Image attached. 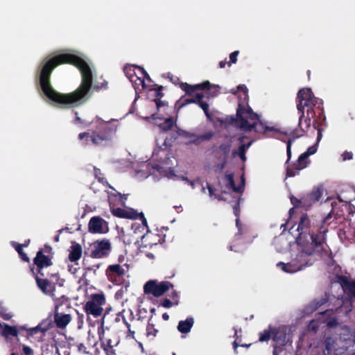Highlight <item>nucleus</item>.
<instances>
[{
  "label": "nucleus",
  "instance_id": "nucleus-63",
  "mask_svg": "<svg viewBox=\"0 0 355 355\" xmlns=\"http://www.w3.org/2000/svg\"><path fill=\"white\" fill-rule=\"evenodd\" d=\"M10 355H18L16 353H12Z\"/></svg>",
  "mask_w": 355,
  "mask_h": 355
},
{
  "label": "nucleus",
  "instance_id": "nucleus-61",
  "mask_svg": "<svg viewBox=\"0 0 355 355\" xmlns=\"http://www.w3.org/2000/svg\"><path fill=\"white\" fill-rule=\"evenodd\" d=\"M235 336L238 337V331L236 329L235 330Z\"/></svg>",
  "mask_w": 355,
  "mask_h": 355
},
{
  "label": "nucleus",
  "instance_id": "nucleus-51",
  "mask_svg": "<svg viewBox=\"0 0 355 355\" xmlns=\"http://www.w3.org/2000/svg\"><path fill=\"white\" fill-rule=\"evenodd\" d=\"M332 313V310H326L325 311H324L323 314L325 315H330Z\"/></svg>",
  "mask_w": 355,
  "mask_h": 355
},
{
  "label": "nucleus",
  "instance_id": "nucleus-24",
  "mask_svg": "<svg viewBox=\"0 0 355 355\" xmlns=\"http://www.w3.org/2000/svg\"><path fill=\"white\" fill-rule=\"evenodd\" d=\"M241 185L239 187H235L234 182V176L232 173H227L225 175V180L227 182V187L232 189L236 192H242L245 184V179L243 176H241Z\"/></svg>",
  "mask_w": 355,
  "mask_h": 355
},
{
  "label": "nucleus",
  "instance_id": "nucleus-46",
  "mask_svg": "<svg viewBox=\"0 0 355 355\" xmlns=\"http://www.w3.org/2000/svg\"><path fill=\"white\" fill-rule=\"evenodd\" d=\"M104 350L106 352L107 355H113V352H112V348L105 347Z\"/></svg>",
  "mask_w": 355,
  "mask_h": 355
},
{
  "label": "nucleus",
  "instance_id": "nucleus-40",
  "mask_svg": "<svg viewBox=\"0 0 355 355\" xmlns=\"http://www.w3.org/2000/svg\"><path fill=\"white\" fill-rule=\"evenodd\" d=\"M162 304L166 309L171 308L173 306V303L168 299H164Z\"/></svg>",
  "mask_w": 355,
  "mask_h": 355
},
{
  "label": "nucleus",
  "instance_id": "nucleus-22",
  "mask_svg": "<svg viewBox=\"0 0 355 355\" xmlns=\"http://www.w3.org/2000/svg\"><path fill=\"white\" fill-rule=\"evenodd\" d=\"M55 322L58 328H64L71 322V316L69 314L56 313L54 315Z\"/></svg>",
  "mask_w": 355,
  "mask_h": 355
},
{
  "label": "nucleus",
  "instance_id": "nucleus-2",
  "mask_svg": "<svg viewBox=\"0 0 355 355\" xmlns=\"http://www.w3.org/2000/svg\"><path fill=\"white\" fill-rule=\"evenodd\" d=\"M315 228L319 230L318 225L313 220L305 215L302 216L297 228V231L300 232L299 236L296 243L291 245L292 250H296L298 252L292 254L291 261L278 263L277 266L279 268L287 273H294L312 264L311 255L320 252L323 249L324 241L325 230H320L318 234H315Z\"/></svg>",
  "mask_w": 355,
  "mask_h": 355
},
{
  "label": "nucleus",
  "instance_id": "nucleus-41",
  "mask_svg": "<svg viewBox=\"0 0 355 355\" xmlns=\"http://www.w3.org/2000/svg\"><path fill=\"white\" fill-rule=\"evenodd\" d=\"M28 331L31 332L32 334H37L40 331H42L40 326H37L33 328L28 329Z\"/></svg>",
  "mask_w": 355,
  "mask_h": 355
},
{
  "label": "nucleus",
  "instance_id": "nucleus-43",
  "mask_svg": "<svg viewBox=\"0 0 355 355\" xmlns=\"http://www.w3.org/2000/svg\"><path fill=\"white\" fill-rule=\"evenodd\" d=\"M78 351L84 354H87V348L83 344H80L78 345Z\"/></svg>",
  "mask_w": 355,
  "mask_h": 355
},
{
  "label": "nucleus",
  "instance_id": "nucleus-56",
  "mask_svg": "<svg viewBox=\"0 0 355 355\" xmlns=\"http://www.w3.org/2000/svg\"><path fill=\"white\" fill-rule=\"evenodd\" d=\"M136 69L139 68V67H135ZM132 73H133V76L137 75V69H135V71H132Z\"/></svg>",
  "mask_w": 355,
  "mask_h": 355
},
{
  "label": "nucleus",
  "instance_id": "nucleus-26",
  "mask_svg": "<svg viewBox=\"0 0 355 355\" xmlns=\"http://www.w3.org/2000/svg\"><path fill=\"white\" fill-rule=\"evenodd\" d=\"M194 324V320L193 318H188L185 320H181L179 322L177 327L178 330L182 334H188L191 331V329Z\"/></svg>",
  "mask_w": 355,
  "mask_h": 355
},
{
  "label": "nucleus",
  "instance_id": "nucleus-64",
  "mask_svg": "<svg viewBox=\"0 0 355 355\" xmlns=\"http://www.w3.org/2000/svg\"><path fill=\"white\" fill-rule=\"evenodd\" d=\"M182 179H183V180H187V181H188L187 178H182Z\"/></svg>",
  "mask_w": 355,
  "mask_h": 355
},
{
  "label": "nucleus",
  "instance_id": "nucleus-17",
  "mask_svg": "<svg viewBox=\"0 0 355 355\" xmlns=\"http://www.w3.org/2000/svg\"><path fill=\"white\" fill-rule=\"evenodd\" d=\"M125 269L119 264H112L106 270V275L108 279L115 284L120 283L121 279L125 275Z\"/></svg>",
  "mask_w": 355,
  "mask_h": 355
},
{
  "label": "nucleus",
  "instance_id": "nucleus-45",
  "mask_svg": "<svg viewBox=\"0 0 355 355\" xmlns=\"http://www.w3.org/2000/svg\"><path fill=\"white\" fill-rule=\"evenodd\" d=\"M15 249L17 251V252L19 253V254H21L23 253L21 245L17 244L15 246Z\"/></svg>",
  "mask_w": 355,
  "mask_h": 355
},
{
  "label": "nucleus",
  "instance_id": "nucleus-44",
  "mask_svg": "<svg viewBox=\"0 0 355 355\" xmlns=\"http://www.w3.org/2000/svg\"><path fill=\"white\" fill-rule=\"evenodd\" d=\"M125 236V239H127L128 242L131 243L132 241H137L138 239L140 238V236H138V237H135V236H132V239H128L126 238V236Z\"/></svg>",
  "mask_w": 355,
  "mask_h": 355
},
{
  "label": "nucleus",
  "instance_id": "nucleus-10",
  "mask_svg": "<svg viewBox=\"0 0 355 355\" xmlns=\"http://www.w3.org/2000/svg\"><path fill=\"white\" fill-rule=\"evenodd\" d=\"M293 327L291 326H280L277 328L265 330L259 334V340L267 341L270 338L276 343V345L283 346L290 341Z\"/></svg>",
  "mask_w": 355,
  "mask_h": 355
},
{
  "label": "nucleus",
  "instance_id": "nucleus-20",
  "mask_svg": "<svg viewBox=\"0 0 355 355\" xmlns=\"http://www.w3.org/2000/svg\"><path fill=\"white\" fill-rule=\"evenodd\" d=\"M36 282L37 286L43 292L44 294L54 297V288L47 280L36 277Z\"/></svg>",
  "mask_w": 355,
  "mask_h": 355
},
{
  "label": "nucleus",
  "instance_id": "nucleus-16",
  "mask_svg": "<svg viewBox=\"0 0 355 355\" xmlns=\"http://www.w3.org/2000/svg\"><path fill=\"white\" fill-rule=\"evenodd\" d=\"M324 189L322 187H317L313 189L311 193L307 195L305 198L300 200L295 199L299 205L304 207H309L315 202L319 201L324 193Z\"/></svg>",
  "mask_w": 355,
  "mask_h": 355
},
{
  "label": "nucleus",
  "instance_id": "nucleus-29",
  "mask_svg": "<svg viewBox=\"0 0 355 355\" xmlns=\"http://www.w3.org/2000/svg\"><path fill=\"white\" fill-rule=\"evenodd\" d=\"M324 301L321 300L320 301H313L309 304L305 309V313L309 314L316 310L319 306L324 304Z\"/></svg>",
  "mask_w": 355,
  "mask_h": 355
},
{
  "label": "nucleus",
  "instance_id": "nucleus-7",
  "mask_svg": "<svg viewBox=\"0 0 355 355\" xmlns=\"http://www.w3.org/2000/svg\"><path fill=\"white\" fill-rule=\"evenodd\" d=\"M340 337H328L324 341L323 355H341L345 351L351 350L355 354V331H352L348 327L341 329Z\"/></svg>",
  "mask_w": 355,
  "mask_h": 355
},
{
  "label": "nucleus",
  "instance_id": "nucleus-35",
  "mask_svg": "<svg viewBox=\"0 0 355 355\" xmlns=\"http://www.w3.org/2000/svg\"><path fill=\"white\" fill-rule=\"evenodd\" d=\"M251 143L250 142L249 144H248L247 146L245 145H242L239 147V150H238V154L239 155V157L241 158L242 160H245V150L250 146Z\"/></svg>",
  "mask_w": 355,
  "mask_h": 355
},
{
  "label": "nucleus",
  "instance_id": "nucleus-4",
  "mask_svg": "<svg viewBox=\"0 0 355 355\" xmlns=\"http://www.w3.org/2000/svg\"><path fill=\"white\" fill-rule=\"evenodd\" d=\"M231 92L237 94L240 100L237 110L236 125L245 131L252 129L257 132L265 133L276 130L269 126L267 123L260 121L257 114L252 109L244 104L248 101V88L244 85H240L236 89H231Z\"/></svg>",
  "mask_w": 355,
  "mask_h": 355
},
{
  "label": "nucleus",
  "instance_id": "nucleus-25",
  "mask_svg": "<svg viewBox=\"0 0 355 355\" xmlns=\"http://www.w3.org/2000/svg\"><path fill=\"white\" fill-rule=\"evenodd\" d=\"M83 249L80 244L72 243L69 250V259L71 261H78L82 255Z\"/></svg>",
  "mask_w": 355,
  "mask_h": 355
},
{
  "label": "nucleus",
  "instance_id": "nucleus-62",
  "mask_svg": "<svg viewBox=\"0 0 355 355\" xmlns=\"http://www.w3.org/2000/svg\"><path fill=\"white\" fill-rule=\"evenodd\" d=\"M236 225H239V219L236 220Z\"/></svg>",
  "mask_w": 355,
  "mask_h": 355
},
{
  "label": "nucleus",
  "instance_id": "nucleus-33",
  "mask_svg": "<svg viewBox=\"0 0 355 355\" xmlns=\"http://www.w3.org/2000/svg\"><path fill=\"white\" fill-rule=\"evenodd\" d=\"M196 135V134L190 133L187 132H183L182 133V136L186 139L188 144H193V140H195Z\"/></svg>",
  "mask_w": 355,
  "mask_h": 355
},
{
  "label": "nucleus",
  "instance_id": "nucleus-19",
  "mask_svg": "<svg viewBox=\"0 0 355 355\" xmlns=\"http://www.w3.org/2000/svg\"><path fill=\"white\" fill-rule=\"evenodd\" d=\"M141 219V223L134 222L131 225V229L130 230V232H128L127 236H137V234H140L143 233L145 230V229L147 227V221L145 218L144 214L142 213H140V215L139 216Z\"/></svg>",
  "mask_w": 355,
  "mask_h": 355
},
{
  "label": "nucleus",
  "instance_id": "nucleus-12",
  "mask_svg": "<svg viewBox=\"0 0 355 355\" xmlns=\"http://www.w3.org/2000/svg\"><path fill=\"white\" fill-rule=\"evenodd\" d=\"M105 303V300L103 294L93 295L91 300L85 304V310L86 313L94 317L100 316L103 313V306Z\"/></svg>",
  "mask_w": 355,
  "mask_h": 355
},
{
  "label": "nucleus",
  "instance_id": "nucleus-31",
  "mask_svg": "<svg viewBox=\"0 0 355 355\" xmlns=\"http://www.w3.org/2000/svg\"><path fill=\"white\" fill-rule=\"evenodd\" d=\"M0 315L6 320H10L13 317V313L8 309L0 307Z\"/></svg>",
  "mask_w": 355,
  "mask_h": 355
},
{
  "label": "nucleus",
  "instance_id": "nucleus-37",
  "mask_svg": "<svg viewBox=\"0 0 355 355\" xmlns=\"http://www.w3.org/2000/svg\"><path fill=\"white\" fill-rule=\"evenodd\" d=\"M317 148L315 146H311L309 147L307 150L302 153V155H305L306 157L308 158L310 155H313L316 153Z\"/></svg>",
  "mask_w": 355,
  "mask_h": 355
},
{
  "label": "nucleus",
  "instance_id": "nucleus-21",
  "mask_svg": "<svg viewBox=\"0 0 355 355\" xmlns=\"http://www.w3.org/2000/svg\"><path fill=\"white\" fill-rule=\"evenodd\" d=\"M150 236L156 237L153 235H143L141 236V243L142 246L139 248L140 252L142 253H145L146 256L149 259H154V255L151 252H147L145 251V248H147L148 246L150 249L155 248L157 245L156 241H154L153 243H147V241Z\"/></svg>",
  "mask_w": 355,
  "mask_h": 355
},
{
  "label": "nucleus",
  "instance_id": "nucleus-52",
  "mask_svg": "<svg viewBox=\"0 0 355 355\" xmlns=\"http://www.w3.org/2000/svg\"><path fill=\"white\" fill-rule=\"evenodd\" d=\"M226 62L225 61H220L219 62V66L220 68H224L225 67Z\"/></svg>",
  "mask_w": 355,
  "mask_h": 355
},
{
  "label": "nucleus",
  "instance_id": "nucleus-36",
  "mask_svg": "<svg viewBox=\"0 0 355 355\" xmlns=\"http://www.w3.org/2000/svg\"><path fill=\"white\" fill-rule=\"evenodd\" d=\"M239 54V51H235L230 55V62L229 65L230 66L232 63H236L237 61V56Z\"/></svg>",
  "mask_w": 355,
  "mask_h": 355
},
{
  "label": "nucleus",
  "instance_id": "nucleus-8",
  "mask_svg": "<svg viewBox=\"0 0 355 355\" xmlns=\"http://www.w3.org/2000/svg\"><path fill=\"white\" fill-rule=\"evenodd\" d=\"M297 98L299 103L297 108L300 113L299 125L302 129L307 128L311 125V119L315 115L313 107L315 105L317 99L311 89L308 87L300 89L297 94Z\"/></svg>",
  "mask_w": 355,
  "mask_h": 355
},
{
  "label": "nucleus",
  "instance_id": "nucleus-13",
  "mask_svg": "<svg viewBox=\"0 0 355 355\" xmlns=\"http://www.w3.org/2000/svg\"><path fill=\"white\" fill-rule=\"evenodd\" d=\"M173 285L169 282H158L155 280H150L144 286L145 293L152 294L155 297H160L168 291Z\"/></svg>",
  "mask_w": 355,
  "mask_h": 355
},
{
  "label": "nucleus",
  "instance_id": "nucleus-6",
  "mask_svg": "<svg viewBox=\"0 0 355 355\" xmlns=\"http://www.w3.org/2000/svg\"><path fill=\"white\" fill-rule=\"evenodd\" d=\"M76 123L83 124L84 127H87L92 123L95 125L96 130L92 133L83 132L78 135V139L83 141L85 144L103 145L111 138L112 128H110L108 121L98 118L92 121H83L76 116Z\"/></svg>",
  "mask_w": 355,
  "mask_h": 355
},
{
  "label": "nucleus",
  "instance_id": "nucleus-42",
  "mask_svg": "<svg viewBox=\"0 0 355 355\" xmlns=\"http://www.w3.org/2000/svg\"><path fill=\"white\" fill-rule=\"evenodd\" d=\"M94 175L96 178L98 179V181L100 182H103V178H101L99 175H101V171L100 170L97 169V168H94Z\"/></svg>",
  "mask_w": 355,
  "mask_h": 355
},
{
  "label": "nucleus",
  "instance_id": "nucleus-34",
  "mask_svg": "<svg viewBox=\"0 0 355 355\" xmlns=\"http://www.w3.org/2000/svg\"><path fill=\"white\" fill-rule=\"evenodd\" d=\"M157 330L154 327L153 324H148L146 328V335L148 337H155Z\"/></svg>",
  "mask_w": 355,
  "mask_h": 355
},
{
  "label": "nucleus",
  "instance_id": "nucleus-9",
  "mask_svg": "<svg viewBox=\"0 0 355 355\" xmlns=\"http://www.w3.org/2000/svg\"><path fill=\"white\" fill-rule=\"evenodd\" d=\"M210 83L209 81H205L201 84L194 85H187L184 89L186 92L191 96L190 98L186 100L187 103H196L204 111L207 118L211 120V114L209 111V105L205 101H202L204 97V94L198 93L197 91L207 88L211 89L209 87Z\"/></svg>",
  "mask_w": 355,
  "mask_h": 355
},
{
  "label": "nucleus",
  "instance_id": "nucleus-23",
  "mask_svg": "<svg viewBox=\"0 0 355 355\" xmlns=\"http://www.w3.org/2000/svg\"><path fill=\"white\" fill-rule=\"evenodd\" d=\"M34 263L40 269L49 266L52 264L51 259L48 257L44 255L42 250L37 252V255L34 259Z\"/></svg>",
  "mask_w": 355,
  "mask_h": 355
},
{
  "label": "nucleus",
  "instance_id": "nucleus-15",
  "mask_svg": "<svg viewBox=\"0 0 355 355\" xmlns=\"http://www.w3.org/2000/svg\"><path fill=\"white\" fill-rule=\"evenodd\" d=\"M88 230L93 234H105L109 228L107 223L99 216L92 217L88 223Z\"/></svg>",
  "mask_w": 355,
  "mask_h": 355
},
{
  "label": "nucleus",
  "instance_id": "nucleus-30",
  "mask_svg": "<svg viewBox=\"0 0 355 355\" xmlns=\"http://www.w3.org/2000/svg\"><path fill=\"white\" fill-rule=\"evenodd\" d=\"M308 158L306 157L305 155L302 154L298 158L296 169L297 171L302 170L308 166Z\"/></svg>",
  "mask_w": 355,
  "mask_h": 355
},
{
  "label": "nucleus",
  "instance_id": "nucleus-28",
  "mask_svg": "<svg viewBox=\"0 0 355 355\" xmlns=\"http://www.w3.org/2000/svg\"><path fill=\"white\" fill-rule=\"evenodd\" d=\"M214 135L212 131H208L202 135H197L195 140H193V144L200 145L203 142L210 140Z\"/></svg>",
  "mask_w": 355,
  "mask_h": 355
},
{
  "label": "nucleus",
  "instance_id": "nucleus-1",
  "mask_svg": "<svg viewBox=\"0 0 355 355\" xmlns=\"http://www.w3.org/2000/svg\"><path fill=\"white\" fill-rule=\"evenodd\" d=\"M94 73L80 53H64L42 64L40 84L49 103L61 108L78 107L89 97Z\"/></svg>",
  "mask_w": 355,
  "mask_h": 355
},
{
  "label": "nucleus",
  "instance_id": "nucleus-39",
  "mask_svg": "<svg viewBox=\"0 0 355 355\" xmlns=\"http://www.w3.org/2000/svg\"><path fill=\"white\" fill-rule=\"evenodd\" d=\"M23 352L25 355H33V350L27 345H23Z\"/></svg>",
  "mask_w": 355,
  "mask_h": 355
},
{
  "label": "nucleus",
  "instance_id": "nucleus-58",
  "mask_svg": "<svg viewBox=\"0 0 355 355\" xmlns=\"http://www.w3.org/2000/svg\"><path fill=\"white\" fill-rule=\"evenodd\" d=\"M273 353H274V355H277V347L276 346H275Z\"/></svg>",
  "mask_w": 355,
  "mask_h": 355
},
{
  "label": "nucleus",
  "instance_id": "nucleus-14",
  "mask_svg": "<svg viewBox=\"0 0 355 355\" xmlns=\"http://www.w3.org/2000/svg\"><path fill=\"white\" fill-rule=\"evenodd\" d=\"M90 256L93 258H103L107 256L110 250V243L105 240L97 241L90 245Z\"/></svg>",
  "mask_w": 355,
  "mask_h": 355
},
{
  "label": "nucleus",
  "instance_id": "nucleus-60",
  "mask_svg": "<svg viewBox=\"0 0 355 355\" xmlns=\"http://www.w3.org/2000/svg\"><path fill=\"white\" fill-rule=\"evenodd\" d=\"M214 88L216 89V91H218V89L220 88L219 86H214Z\"/></svg>",
  "mask_w": 355,
  "mask_h": 355
},
{
  "label": "nucleus",
  "instance_id": "nucleus-54",
  "mask_svg": "<svg viewBox=\"0 0 355 355\" xmlns=\"http://www.w3.org/2000/svg\"><path fill=\"white\" fill-rule=\"evenodd\" d=\"M188 182H189V184H190V185L191 186V187H192L193 189H194V188H195V184H196V182H193V181H188Z\"/></svg>",
  "mask_w": 355,
  "mask_h": 355
},
{
  "label": "nucleus",
  "instance_id": "nucleus-53",
  "mask_svg": "<svg viewBox=\"0 0 355 355\" xmlns=\"http://www.w3.org/2000/svg\"><path fill=\"white\" fill-rule=\"evenodd\" d=\"M162 318H163V319H164L165 320H168L169 316H168V315L167 313H164V314L162 315Z\"/></svg>",
  "mask_w": 355,
  "mask_h": 355
},
{
  "label": "nucleus",
  "instance_id": "nucleus-3",
  "mask_svg": "<svg viewBox=\"0 0 355 355\" xmlns=\"http://www.w3.org/2000/svg\"><path fill=\"white\" fill-rule=\"evenodd\" d=\"M171 145L166 141L165 134L162 132L156 139V148L154 149L149 161L142 162L135 167V178L143 180L155 172L168 178L175 177L173 166L174 163L168 157L167 148Z\"/></svg>",
  "mask_w": 355,
  "mask_h": 355
},
{
  "label": "nucleus",
  "instance_id": "nucleus-49",
  "mask_svg": "<svg viewBox=\"0 0 355 355\" xmlns=\"http://www.w3.org/2000/svg\"><path fill=\"white\" fill-rule=\"evenodd\" d=\"M327 325L329 327H333L336 324V321L334 320H330L327 321Z\"/></svg>",
  "mask_w": 355,
  "mask_h": 355
},
{
  "label": "nucleus",
  "instance_id": "nucleus-50",
  "mask_svg": "<svg viewBox=\"0 0 355 355\" xmlns=\"http://www.w3.org/2000/svg\"><path fill=\"white\" fill-rule=\"evenodd\" d=\"M21 258L24 260V261H28V257L26 256V254H24V252L21 254H19Z\"/></svg>",
  "mask_w": 355,
  "mask_h": 355
},
{
  "label": "nucleus",
  "instance_id": "nucleus-47",
  "mask_svg": "<svg viewBox=\"0 0 355 355\" xmlns=\"http://www.w3.org/2000/svg\"><path fill=\"white\" fill-rule=\"evenodd\" d=\"M295 174H296L295 171H294L293 170H288L287 171V176L293 177V176H295Z\"/></svg>",
  "mask_w": 355,
  "mask_h": 355
},
{
  "label": "nucleus",
  "instance_id": "nucleus-57",
  "mask_svg": "<svg viewBox=\"0 0 355 355\" xmlns=\"http://www.w3.org/2000/svg\"><path fill=\"white\" fill-rule=\"evenodd\" d=\"M321 137H322V134L320 132H318V141H319L320 139H321Z\"/></svg>",
  "mask_w": 355,
  "mask_h": 355
},
{
  "label": "nucleus",
  "instance_id": "nucleus-18",
  "mask_svg": "<svg viewBox=\"0 0 355 355\" xmlns=\"http://www.w3.org/2000/svg\"><path fill=\"white\" fill-rule=\"evenodd\" d=\"M112 213L115 216L129 219H136L139 218L140 215V213H137L135 210L131 208H112Z\"/></svg>",
  "mask_w": 355,
  "mask_h": 355
},
{
  "label": "nucleus",
  "instance_id": "nucleus-38",
  "mask_svg": "<svg viewBox=\"0 0 355 355\" xmlns=\"http://www.w3.org/2000/svg\"><path fill=\"white\" fill-rule=\"evenodd\" d=\"M343 161L350 160L353 158V153L352 152L345 151L342 154Z\"/></svg>",
  "mask_w": 355,
  "mask_h": 355
},
{
  "label": "nucleus",
  "instance_id": "nucleus-27",
  "mask_svg": "<svg viewBox=\"0 0 355 355\" xmlns=\"http://www.w3.org/2000/svg\"><path fill=\"white\" fill-rule=\"evenodd\" d=\"M2 335L6 338L11 336L17 337L19 335V329L16 326L5 324L2 330Z\"/></svg>",
  "mask_w": 355,
  "mask_h": 355
},
{
  "label": "nucleus",
  "instance_id": "nucleus-32",
  "mask_svg": "<svg viewBox=\"0 0 355 355\" xmlns=\"http://www.w3.org/2000/svg\"><path fill=\"white\" fill-rule=\"evenodd\" d=\"M207 190L211 199L218 198V196L214 193V189L209 184H207V189L204 186L202 187V193H206Z\"/></svg>",
  "mask_w": 355,
  "mask_h": 355
},
{
  "label": "nucleus",
  "instance_id": "nucleus-59",
  "mask_svg": "<svg viewBox=\"0 0 355 355\" xmlns=\"http://www.w3.org/2000/svg\"><path fill=\"white\" fill-rule=\"evenodd\" d=\"M234 348L236 349L237 347H238V344L236 343V342H234Z\"/></svg>",
  "mask_w": 355,
  "mask_h": 355
},
{
  "label": "nucleus",
  "instance_id": "nucleus-48",
  "mask_svg": "<svg viewBox=\"0 0 355 355\" xmlns=\"http://www.w3.org/2000/svg\"><path fill=\"white\" fill-rule=\"evenodd\" d=\"M291 141H289L287 144V153H288V157H290V156H291Z\"/></svg>",
  "mask_w": 355,
  "mask_h": 355
},
{
  "label": "nucleus",
  "instance_id": "nucleus-11",
  "mask_svg": "<svg viewBox=\"0 0 355 355\" xmlns=\"http://www.w3.org/2000/svg\"><path fill=\"white\" fill-rule=\"evenodd\" d=\"M135 66L126 67L125 68V73L130 81L132 83L136 92H137L138 91H141V89L147 88L144 79L146 77L148 78V76L143 68H137V75L133 76L132 71H135Z\"/></svg>",
  "mask_w": 355,
  "mask_h": 355
},
{
  "label": "nucleus",
  "instance_id": "nucleus-5",
  "mask_svg": "<svg viewBox=\"0 0 355 355\" xmlns=\"http://www.w3.org/2000/svg\"><path fill=\"white\" fill-rule=\"evenodd\" d=\"M150 96H154L155 98L151 102L155 107L156 112H152L150 116H145L146 119H151L152 122L159 126L162 130H170L175 124L173 119L170 116L174 112V108L170 107L165 101H160L162 96L161 88H154L149 89Z\"/></svg>",
  "mask_w": 355,
  "mask_h": 355
},
{
  "label": "nucleus",
  "instance_id": "nucleus-55",
  "mask_svg": "<svg viewBox=\"0 0 355 355\" xmlns=\"http://www.w3.org/2000/svg\"><path fill=\"white\" fill-rule=\"evenodd\" d=\"M19 329L20 330H26V331H28V329H27L25 326H20V327H19Z\"/></svg>",
  "mask_w": 355,
  "mask_h": 355
}]
</instances>
